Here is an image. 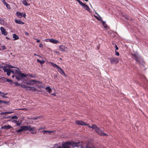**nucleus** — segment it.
<instances>
[{
    "mask_svg": "<svg viewBox=\"0 0 148 148\" xmlns=\"http://www.w3.org/2000/svg\"><path fill=\"white\" fill-rule=\"evenodd\" d=\"M89 142L85 143L83 142L77 143L74 141L66 142L62 144V146H58L56 148H73L74 147L81 148H98L95 145L90 146Z\"/></svg>",
    "mask_w": 148,
    "mask_h": 148,
    "instance_id": "1",
    "label": "nucleus"
},
{
    "mask_svg": "<svg viewBox=\"0 0 148 148\" xmlns=\"http://www.w3.org/2000/svg\"><path fill=\"white\" fill-rule=\"evenodd\" d=\"M1 67L3 69L4 72L6 73V74H10L11 73H12L13 74L14 73H16L17 74H24L21 73L18 68L13 70H11V68L14 67L10 65L7 64Z\"/></svg>",
    "mask_w": 148,
    "mask_h": 148,
    "instance_id": "2",
    "label": "nucleus"
},
{
    "mask_svg": "<svg viewBox=\"0 0 148 148\" xmlns=\"http://www.w3.org/2000/svg\"><path fill=\"white\" fill-rule=\"evenodd\" d=\"M36 127H32L30 125H26L21 126L20 127V129L16 130V131L18 132H21L24 130H29L32 131V133L34 134L36 133V131L35 130Z\"/></svg>",
    "mask_w": 148,
    "mask_h": 148,
    "instance_id": "3",
    "label": "nucleus"
},
{
    "mask_svg": "<svg viewBox=\"0 0 148 148\" xmlns=\"http://www.w3.org/2000/svg\"><path fill=\"white\" fill-rule=\"evenodd\" d=\"M28 75H13L12 77H13L15 76L16 79L18 80H21L23 82L27 80V77Z\"/></svg>",
    "mask_w": 148,
    "mask_h": 148,
    "instance_id": "4",
    "label": "nucleus"
},
{
    "mask_svg": "<svg viewBox=\"0 0 148 148\" xmlns=\"http://www.w3.org/2000/svg\"><path fill=\"white\" fill-rule=\"evenodd\" d=\"M110 63L112 64H116L119 62V59L116 57H112L109 58Z\"/></svg>",
    "mask_w": 148,
    "mask_h": 148,
    "instance_id": "5",
    "label": "nucleus"
},
{
    "mask_svg": "<svg viewBox=\"0 0 148 148\" xmlns=\"http://www.w3.org/2000/svg\"><path fill=\"white\" fill-rule=\"evenodd\" d=\"M59 50L63 52H68L67 48L63 45H61L59 46Z\"/></svg>",
    "mask_w": 148,
    "mask_h": 148,
    "instance_id": "6",
    "label": "nucleus"
},
{
    "mask_svg": "<svg viewBox=\"0 0 148 148\" xmlns=\"http://www.w3.org/2000/svg\"><path fill=\"white\" fill-rule=\"evenodd\" d=\"M16 14L17 16L19 18H21L23 16L25 18L26 14L24 13L17 12Z\"/></svg>",
    "mask_w": 148,
    "mask_h": 148,
    "instance_id": "7",
    "label": "nucleus"
},
{
    "mask_svg": "<svg viewBox=\"0 0 148 148\" xmlns=\"http://www.w3.org/2000/svg\"><path fill=\"white\" fill-rule=\"evenodd\" d=\"M0 29L1 31V33L2 34L5 36L7 35V32L6 31L5 29L3 27H1Z\"/></svg>",
    "mask_w": 148,
    "mask_h": 148,
    "instance_id": "8",
    "label": "nucleus"
},
{
    "mask_svg": "<svg viewBox=\"0 0 148 148\" xmlns=\"http://www.w3.org/2000/svg\"><path fill=\"white\" fill-rule=\"evenodd\" d=\"M76 123L77 124L79 125H87V124H86L84 122H83L82 121H75Z\"/></svg>",
    "mask_w": 148,
    "mask_h": 148,
    "instance_id": "9",
    "label": "nucleus"
},
{
    "mask_svg": "<svg viewBox=\"0 0 148 148\" xmlns=\"http://www.w3.org/2000/svg\"><path fill=\"white\" fill-rule=\"evenodd\" d=\"M81 5L83 6L84 9L86 10L89 11L90 10V8L89 6L86 5V4H84L83 3H82V4H81Z\"/></svg>",
    "mask_w": 148,
    "mask_h": 148,
    "instance_id": "10",
    "label": "nucleus"
},
{
    "mask_svg": "<svg viewBox=\"0 0 148 148\" xmlns=\"http://www.w3.org/2000/svg\"><path fill=\"white\" fill-rule=\"evenodd\" d=\"M12 127L9 125H8L3 126L1 127V129H4L5 130H9Z\"/></svg>",
    "mask_w": 148,
    "mask_h": 148,
    "instance_id": "11",
    "label": "nucleus"
},
{
    "mask_svg": "<svg viewBox=\"0 0 148 148\" xmlns=\"http://www.w3.org/2000/svg\"><path fill=\"white\" fill-rule=\"evenodd\" d=\"M32 82H37L38 83H41V82H39L38 81H37L36 80H31L30 81V82H27L26 84H30V85H32L33 84Z\"/></svg>",
    "mask_w": 148,
    "mask_h": 148,
    "instance_id": "12",
    "label": "nucleus"
},
{
    "mask_svg": "<svg viewBox=\"0 0 148 148\" xmlns=\"http://www.w3.org/2000/svg\"><path fill=\"white\" fill-rule=\"evenodd\" d=\"M95 131L97 133H98L100 135H101L103 132V131L101 130L98 127L97 128Z\"/></svg>",
    "mask_w": 148,
    "mask_h": 148,
    "instance_id": "13",
    "label": "nucleus"
},
{
    "mask_svg": "<svg viewBox=\"0 0 148 148\" xmlns=\"http://www.w3.org/2000/svg\"><path fill=\"white\" fill-rule=\"evenodd\" d=\"M49 41L50 42L54 44H56L59 42L57 40L53 39H49Z\"/></svg>",
    "mask_w": 148,
    "mask_h": 148,
    "instance_id": "14",
    "label": "nucleus"
},
{
    "mask_svg": "<svg viewBox=\"0 0 148 148\" xmlns=\"http://www.w3.org/2000/svg\"><path fill=\"white\" fill-rule=\"evenodd\" d=\"M132 56L133 58L137 62H139V58L136 55L133 54L132 55Z\"/></svg>",
    "mask_w": 148,
    "mask_h": 148,
    "instance_id": "15",
    "label": "nucleus"
},
{
    "mask_svg": "<svg viewBox=\"0 0 148 148\" xmlns=\"http://www.w3.org/2000/svg\"><path fill=\"white\" fill-rule=\"evenodd\" d=\"M57 69L58 70V71L61 74H64V72L63 71V70H62L61 68L58 66V67Z\"/></svg>",
    "mask_w": 148,
    "mask_h": 148,
    "instance_id": "16",
    "label": "nucleus"
},
{
    "mask_svg": "<svg viewBox=\"0 0 148 148\" xmlns=\"http://www.w3.org/2000/svg\"><path fill=\"white\" fill-rule=\"evenodd\" d=\"M15 22L16 23L19 24H23L24 23L22 22L20 20H15Z\"/></svg>",
    "mask_w": 148,
    "mask_h": 148,
    "instance_id": "17",
    "label": "nucleus"
},
{
    "mask_svg": "<svg viewBox=\"0 0 148 148\" xmlns=\"http://www.w3.org/2000/svg\"><path fill=\"white\" fill-rule=\"evenodd\" d=\"M7 93H4V92L0 91V96L2 97L3 98L7 97H5L4 95H7Z\"/></svg>",
    "mask_w": 148,
    "mask_h": 148,
    "instance_id": "18",
    "label": "nucleus"
},
{
    "mask_svg": "<svg viewBox=\"0 0 148 148\" xmlns=\"http://www.w3.org/2000/svg\"><path fill=\"white\" fill-rule=\"evenodd\" d=\"M13 37L14 39V40H16L19 39L18 36L15 34H13Z\"/></svg>",
    "mask_w": 148,
    "mask_h": 148,
    "instance_id": "19",
    "label": "nucleus"
},
{
    "mask_svg": "<svg viewBox=\"0 0 148 148\" xmlns=\"http://www.w3.org/2000/svg\"><path fill=\"white\" fill-rule=\"evenodd\" d=\"M22 3L24 5L27 6L30 5V4H28L27 1L26 0H23L22 1Z\"/></svg>",
    "mask_w": 148,
    "mask_h": 148,
    "instance_id": "20",
    "label": "nucleus"
},
{
    "mask_svg": "<svg viewBox=\"0 0 148 148\" xmlns=\"http://www.w3.org/2000/svg\"><path fill=\"white\" fill-rule=\"evenodd\" d=\"M7 79V78H4L3 77L0 78L1 81L2 82H6Z\"/></svg>",
    "mask_w": 148,
    "mask_h": 148,
    "instance_id": "21",
    "label": "nucleus"
},
{
    "mask_svg": "<svg viewBox=\"0 0 148 148\" xmlns=\"http://www.w3.org/2000/svg\"><path fill=\"white\" fill-rule=\"evenodd\" d=\"M5 21L4 20L0 17V23L2 25H4Z\"/></svg>",
    "mask_w": 148,
    "mask_h": 148,
    "instance_id": "22",
    "label": "nucleus"
},
{
    "mask_svg": "<svg viewBox=\"0 0 148 148\" xmlns=\"http://www.w3.org/2000/svg\"><path fill=\"white\" fill-rule=\"evenodd\" d=\"M51 66H52L53 67H55V68H56V69H57L59 66L57 64H54L52 62H51Z\"/></svg>",
    "mask_w": 148,
    "mask_h": 148,
    "instance_id": "23",
    "label": "nucleus"
},
{
    "mask_svg": "<svg viewBox=\"0 0 148 148\" xmlns=\"http://www.w3.org/2000/svg\"><path fill=\"white\" fill-rule=\"evenodd\" d=\"M45 89L47 91H48L49 92H50L51 90V89L50 88V87L49 86L46 87Z\"/></svg>",
    "mask_w": 148,
    "mask_h": 148,
    "instance_id": "24",
    "label": "nucleus"
},
{
    "mask_svg": "<svg viewBox=\"0 0 148 148\" xmlns=\"http://www.w3.org/2000/svg\"><path fill=\"white\" fill-rule=\"evenodd\" d=\"M37 62H40L41 64H42L45 62V61L44 60H40L38 59H37Z\"/></svg>",
    "mask_w": 148,
    "mask_h": 148,
    "instance_id": "25",
    "label": "nucleus"
},
{
    "mask_svg": "<svg viewBox=\"0 0 148 148\" xmlns=\"http://www.w3.org/2000/svg\"><path fill=\"white\" fill-rule=\"evenodd\" d=\"M97 128L98 127L95 125L94 124L92 125L91 126V128L95 129V131Z\"/></svg>",
    "mask_w": 148,
    "mask_h": 148,
    "instance_id": "26",
    "label": "nucleus"
},
{
    "mask_svg": "<svg viewBox=\"0 0 148 148\" xmlns=\"http://www.w3.org/2000/svg\"><path fill=\"white\" fill-rule=\"evenodd\" d=\"M6 82H8L10 83L11 84H13V81L11 79H7Z\"/></svg>",
    "mask_w": 148,
    "mask_h": 148,
    "instance_id": "27",
    "label": "nucleus"
},
{
    "mask_svg": "<svg viewBox=\"0 0 148 148\" xmlns=\"http://www.w3.org/2000/svg\"><path fill=\"white\" fill-rule=\"evenodd\" d=\"M42 132H43L44 133H52L53 132V131H48V130H43V131Z\"/></svg>",
    "mask_w": 148,
    "mask_h": 148,
    "instance_id": "28",
    "label": "nucleus"
},
{
    "mask_svg": "<svg viewBox=\"0 0 148 148\" xmlns=\"http://www.w3.org/2000/svg\"><path fill=\"white\" fill-rule=\"evenodd\" d=\"M12 113V112H2L1 113V114L2 115H4L5 114H11Z\"/></svg>",
    "mask_w": 148,
    "mask_h": 148,
    "instance_id": "29",
    "label": "nucleus"
},
{
    "mask_svg": "<svg viewBox=\"0 0 148 148\" xmlns=\"http://www.w3.org/2000/svg\"><path fill=\"white\" fill-rule=\"evenodd\" d=\"M31 91H36L37 90L36 88L31 87Z\"/></svg>",
    "mask_w": 148,
    "mask_h": 148,
    "instance_id": "30",
    "label": "nucleus"
},
{
    "mask_svg": "<svg viewBox=\"0 0 148 148\" xmlns=\"http://www.w3.org/2000/svg\"><path fill=\"white\" fill-rule=\"evenodd\" d=\"M21 87H23L24 88L26 89L27 88V87L28 86L26 85L22 84V85H21Z\"/></svg>",
    "mask_w": 148,
    "mask_h": 148,
    "instance_id": "31",
    "label": "nucleus"
},
{
    "mask_svg": "<svg viewBox=\"0 0 148 148\" xmlns=\"http://www.w3.org/2000/svg\"><path fill=\"white\" fill-rule=\"evenodd\" d=\"M4 4L6 6L7 8L9 9L10 8V5L6 3Z\"/></svg>",
    "mask_w": 148,
    "mask_h": 148,
    "instance_id": "32",
    "label": "nucleus"
},
{
    "mask_svg": "<svg viewBox=\"0 0 148 148\" xmlns=\"http://www.w3.org/2000/svg\"><path fill=\"white\" fill-rule=\"evenodd\" d=\"M18 117L16 116H12L11 119H18Z\"/></svg>",
    "mask_w": 148,
    "mask_h": 148,
    "instance_id": "33",
    "label": "nucleus"
},
{
    "mask_svg": "<svg viewBox=\"0 0 148 148\" xmlns=\"http://www.w3.org/2000/svg\"><path fill=\"white\" fill-rule=\"evenodd\" d=\"M102 22L103 23V25L105 27H106L107 26V25L105 24V22L101 20Z\"/></svg>",
    "mask_w": 148,
    "mask_h": 148,
    "instance_id": "34",
    "label": "nucleus"
},
{
    "mask_svg": "<svg viewBox=\"0 0 148 148\" xmlns=\"http://www.w3.org/2000/svg\"><path fill=\"white\" fill-rule=\"evenodd\" d=\"M13 84H15V86H19L20 85V84H19L18 83V82H13Z\"/></svg>",
    "mask_w": 148,
    "mask_h": 148,
    "instance_id": "35",
    "label": "nucleus"
},
{
    "mask_svg": "<svg viewBox=\"0 0 148 148\" xmlns=\"http://www.w3.org/2000/svg\"><path fill=\"white\" fill-rule=\"evenodd\" d=\"M101 136H108V135L106 133H104L103 132H102V133L101 135Z\"/></svg>",
    "mask_w": 148,
    "mask_h": 148,
    "instance_id": "36",
    "label": "nucleus"
},
{
    "mask_svg": "<svg viewBox=\"0 0 148 148\" xmlns=\"http://www.w3.org/2000/svg\"><path fill=\"white\" fill-rule=\"evenodd\" d=\"M31 87H29V86H28L27 87V88L26 89L27 90H30L31 91Z\"/></svg>",
    "mask_w": 148,
    "mask_h": 148,
    "instance_id": "37",
    "label": "nucleus"
},
{
    "mask_svg": "<svg viewBox=\"0 0 148 148\" xmlns=\"http://www.w3.org/2000/svg\"><path fill=\"white\" fill-rule=\"evenodd\" d=\"M1 103H9V102L8 101H4L2 100V101L1 102Z\"/></svg>",
    "mask_w": 148,
    "mask_h": 148,
    "instance_id": "38",
    "label": "nucleus"
},
{
    "mask_svg": "<svg viewBox=\"0 0 148 148\" xmlns=\"http://www.w3.org/2000/svg\"><path fill=\"white\" fill-rule=\"evenodd\" d=\"M115 55H116L117 56H119V53L118 52H117V51H115Z\"/></svg>",
    "mask_w": 148,
    "mask_h": 148,
    "instance_id": "39",
    "label": "nucleus"
},
{
    "mask_svg": "<svg viewBox=\"0 0 148 148\" xmlns=\"http://www.w3.org/2000/svg\"><path fill=\"white\" fill-rule=\"evenodd\" d=\"M79 3V4L81 5V4H82V2L80 1L79 0H76Z\"/></svg>",
    "mask_w": 148,
    "mask_h": 148,
    "instance_id": "40",
    "label": "nucleus"
},
{
    "mask_svg": "<svg viewBox=\"0 0 148 148\" xmlns=\"http://www.w3.org/2000/svg\"><path fill=\"white\" fill-rule=\"evenodd\" d=\"M38 117H34V118H32V119L33 120H36L37 119H38Z\"/></svg>",
    "mask_w": 148,
    "mask_h": 148,
    "instance_id": "41",
    "label": "nucleus"
},
{
    "mask_svg": "<svg viewBox=\"0 0 148 148\" xmlns=\"http://www.w3.org/2000/svg\"><path fill=\"white\" fill-rule=\"evenodd\" d=\"M45 129V127H40L39 128V129L38 130H43V129Z\"/></svg>",
    "mask_w": 148,
    "mask_h": 148,
    "instance_id": "42",
    "label": "nucleus"
},
{
    "mask_svg": "<svg viewBox=\"0 0 148 148\" xmlns=\"http://www.w3.org/2000/svg\"><path fill=\"white\" fill-rule=\"evenodd\" d=\"M1 1L4 4L6 3L5 0H1Z\"/></svg>",
    "mask_w": 148,
    "mask_h": 148,
    "instance_id": "43",
    "label": "nucleus"
},
{
    "mask_svg": "<svg viewBox=\"0 0 148 148\" xmlns=\"http://www.w3.org/2000/svg\"><path fill=\"white\" fill-rule=\"evenodd\" d=\"M94 16L98 20H101V19H100L99 17H98L95 16V15H94Z\"/></svg>",
    "mask_w": 148,
    "mask_h": 148,
    "instance_id": "44",
    "label": "nucleus"
},
{
    "mask_svg": "<svg viewBox=\"0 0 148 148\" xmlns=\"http://www.w3.org/2000/svg\"><path fill=\"white\" fill-rule=\"evenodd\" d=\"M54 52L55 53H57L59 55H60V53L59 51H55Z\"/></svg>",
    "mask_w": 148,
    "mask_h": 148,
    "instance_id": "45",
    "label": "nucleus"
},
{
    "mask_svg": "<svg viewBox=\"0 0 148 148\" xmlns=\"http://www.w3.org/2000/svg\"><path fill=\"white\" fill-rule=\"evenodd\" d=\"M115 47H116L115 51L118 50L119 49L118 47H117L116 45H115Z\"/></svg>",
    "mask_w": 148,
    "mask_h": 148,
    "instance_id": "46",
    "label": "nucleus"
},
{
    "mask_svg": "<svg viewBox=\"0 0 148 148\" xmlns=\"http://www.w3.org/2000/svg\"><path fill=\"white\" fill-rule=\"evenodd\" d=\"M124 17L125 19L126 20L127 19V20H129L128 17L127 16H124Z\"/></svg>",
    "mask_w": 148,
    "mask_h": 148,
    "instance_id": "47",
    "label": "nucleus"
},
{
    "mask_svg": "<svg viewBox=\"0 0 148 148\" xmlns=\"http://www.w3.org/2000/svg\"><path fill=\"white\" fill-rule=\"evenodd\" d=\"M58 144H55L54 145V148H55L56 147H58Z\"/></svg>",
    "mask_w": 148,
    "mask_h": 148,
    "instance_id": "48",
    "label": "nucleus"
},
{
    "mask_svg": "<svg viewBox=\"0 0 148 148\" xmlns=\"http://www.w3.org/2000/svg\"><path fill=\"white\" fill-rule=\"evenodd\" d=\"M39 47L41 48L42 47H43V45L42 44H40L39 45Z\"/></svg>",
    "mask_w": 148,
    "mask_h": 148,
    "instance_id": "49",
    "label": "nucleus"
},
{
    "mask_svg": "<svg viewBox=\"0 0 148 148\" xmlns=\"http://www.w3.org/2000/svg\"><path fill=\"white\" fill-rule=\"evenodd\" d=\"M34 39L35 40H37V42H40V40H39L38 39H36V38H34Z\"/></svg>",
    "mask_w": 148,
    "mask_h": 148,
    "instance_id": "50",
    "label": "nucleus"
},
{
    "mask_svg": "<svg viewBox=\"0 0 148 148\" xmlns=\"http://www.w3.org/2000/svg\"><path fill=\"white\" fill-rule=\"evenodd\" d=\"M16 125L17 126H19L21 124V123H18L17 122L16 123Z\"/></svg>",
    "mask_w": 148,
    "mask_h": 148,
    "instance_id": "51",
    "label": "nucleus"
},
{
    "mask_svg": "<svg viewBox=\"0 0 148 148\" xmlns=\"http://www.w3.org/2000/svg\"><path fill=\"white\" fill-rule=\"evenodd\" d=\"M31 77H34V75H29Z\"/></svg>",
    "mask_w": 148,
    "mask_h": 148,
    "instance_id": "52",
    "label": "nucleus"
},
{
    "mask_svg": "<svg viewBox=\"0 0 148 148\" xmlns=\"http://www.w3.org/2000/svg\"><path fill=\"white\" fill-rule=\"evenodd\" d=\"M13 122L14 123H17V121L16 120H14Z\"/></svg>",
    "mask_w": 148,
    "mask_h": 148,
    "instance_id": "53",
    "label": "nucleus"
},
{
    "mask_svg": "<svg viewBox=\"0 0 148 148\" xmlns=\"http://www.w3.org/2000/svg\"><path fill=\"white\" fill-rule=\"evenodd\" d=\"M87 126H88V127H89L90 128H91V126H90V125L87 124Z\"/></svg>",
    "mask_w": 148,
    "mask_h": 148,
    "instance_id": "54",
    "label": "nucleus"
},
{
    "mask_svg": "<svg viewBox=\"0 0 148 148\" xmlns=\"http://www.w3.org/2000/svg\"><path fill=\"white\" fill-rule=\"evenodd\" d=\"M25 34L27 35H29V34L27 32H25Z\"/></svg>",
    "mask_w": 148,
    "mask_h": 148,
    "instance_id": "55",
    "label": "nucleus"
},
{
    "mask_svg": "<svg viewBox=\"0 0 148 148\" xmlns=\"http://www.w3.org/2000/svg\"><path fill=\"white\" fill-rule=\"evenodd\" d=\"M2 47H3V49H5V47L4 46H3Z\"/></svg>",
    "mask_w": 148,
    "mask_h": 148,
    "instance_id": "56",
    "label": "nucleus"
},
{
    "mask_svg": "<svg viewBox=\"0 0 148 148\" xmlns=\"http://www.w3.org/2000/svg\"><path fill=\"white\" fill-rule=\"evenodd\" d=\"M6 38L7 39H9L10 38L8 37H6Z\"/></svg>",
    "mask_w": 148,
    "mask_h": 148,
    "instance_id": "57",
    "label": "nucleus"
},
{
    "mask_svg": "<svg viewBox=\"0 0 148 148\" xmlns=\"http://www.w3.org/2000/svg\"><path fill=\"white\" fill-rule=\"evenodd\" d=\"M95 13L99 16V15L98 14L97 12H95Z\"/></svg>",
    "mask_w": 148,
    "mask_h": 148,
    "instance_id": "58",
    "label": "nucleus"
},
{
    "mask_svg": "<svg viewBox=\"0 0 148 148\" xmlns=\"http://www.w3.org/2000/svg\"><path fill=\"white\" fill-rule=\"evenodd\" d=\"M88 2V0H84Z\"/></svg>",
    "mask_w": 148,
    "mask_h": 148,
    "instance_id": "59",
    "label": "nucleus"
},
{
    "mask_svg": "<svg viewBox=\"0 0 148 148\" xmlns=\"http://www.w3.org/2000/svg\"><path fill=\"white\" fill-rule=\"evenodd\" d=\"M2 101V100H0V103H1V102Z\"/></svg>",
    "mask_w": 148,
    "mask_h": 148,
    "instance_id": "60",
    "label": "nucleus"
},
{
    "mask_svg": "<svg viewBox=\"0 0 148 148\" xmlns=\"http://www.w3.org/2000/svg\"><path fill=\"white\" fill-rule=\"evenodd\" d=\"M34 56H37V55L36 53H34Z\"/></svg>",
    "mask_w": 148,
    "mask_h": 148,
    "instance_id": "61",
    "label": "nucleus"
},
{
    "mask_svg": "<svg viewBox=\"0 0 148 148\" xmlns=\"http://www.w3.org/2000/svg\"><path fill=\"white\" fill-rule=\"evenodd\" d=\"M8 75V76H10V75L8 74V75Z\"/></svg>",
    "mask_w": 148,
    "mask_h": 148,
    "instance_id": "62",
    "label": "nucleus"
},
{
    "mask_svg": "<svg viewBox=\"0 0 148 148\" xmlns=\"http://www.w3.org/2000/svg\"><path fill=\"white\" fill-rule=\"evenodd\" d=\"M64 76H66V75H65V74H64Z\"/></svg>",
    "mask_w": 148,
    "mask_h": 148,
    "instance_id": "63",
    "label": "nucleus"
},
{
    "mask_svg": "<svg viewBox=\"0 0 148 148\" xmlns=\"http://www.w3.org/2000/svg\"><path fill=\"white\" fill-rule=\"evenodd\" d=\"M99 47H97V49H99Z\"/></svg>",
    "mask_w": 148,
    "mask_h": 148,
    "instance_id": "64",
    "label": "nucleus"
}]
</instances>
